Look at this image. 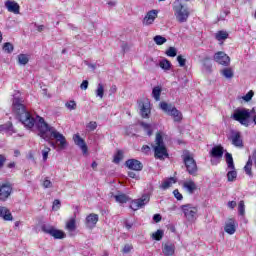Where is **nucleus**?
<instances>
[{
    "instance_id": "nucleus-1",
    "label": "nucleus",
    "mask_w": 256,
    "mask_h": 256,
    "mask_svg": "<svg viewBox=\"0 0 256 256\" xmlns=\"http://www.w3.org/2000/svg\"><path fill=\"white\" fill-rule=\"evenodd\" d=\"M23 103H25V100L16 94L12 102V111L17 115L22 125L27 129H33L36 125L42 139L48 141L53 149L63 151V149L67 147V139L63 134L57 131L54 127L49 126L42 117L36 116V118H34L31 116V113L25 109V104Z\"/></svg>"
},
{
    "instance_id": "nucleus-2",
    "label": "nucleus",
    "mask_w": 256,
    "mask_h": 256,
    "mask_svg": "<svg viewBox=\"0 0 256 256\" xmlns=\"http://www.w3.org/2000/svg\"><path fill=\"white\" fill-rule=\"evenodd\" d=\"M153 149L155 159H160V161H163V159H167V157H169V152H167V146H165V142L163 141V134H161V132L156 134Z\"/></svg>"
},
{
    "instance_id": "nucleus-3",
    "label": "nucleus",
    "mask_w": 256,
    "mask_h": 256,
    "mask_svg": "<svg viewBox=\"0 0 256 256\" xmlns=\"http://www.w3.org/2000/svg\"><path fill=\"white\" fill-rule=\"evenodd\" d=\"M182 159L187 173L192 175V177H197L199 167H197V161H195V158H193V154H191L189 151H184Z\"/></svg>"
},
{
    "instance_id": "nucleus-4",
    "label": "nucleus",
    "mask_w": 256,
    "mask_h": 256,
    "mask_svg": "<svg viewBox=\"0 0 256 256\" xmlns=\"http://www.w3.org/2000/svg\"><path fill=\"white\" fill-rule=\"evenodd\" d=\"M160 108L162 111L173 117L176 123H181V121H183V113H181L175 106L167 104L166 102H161Z\"/></svg>"
},
{
    "instance_id": "nucleus-5",
    "label": "nucleus",
    "mask_w": 256,
    "mask_h": 256,
    "mask_svg": "<svg viewBox=\"0 0 256 256\" xmlns=\"http://www.w3.org/2000/svg\"><path fill=\"white\" fill-rule=\"evenodd\" d=\"M174 17H176V21L178 23H187V19H189V8L185 7L183 4L178 3L173 7Z\"/></svg>"
},
{
    "instance_id": "nucleus-6",
    "label": "nucleus",
    "mask_w": 256,
    "mask_h": 256,
    "mask_svg": "<svg viewBox=\"0 0 256 256\" xmlns=\"http://www.w3.org/2000/svg\"><path fill=\"white\" fill-rule=\"evenodd\" d=\"M234 121H238L241 125L249 127V119L251 118V111L249 109H238L232 115Z\"/></svg>"
},
{
    "instance_id": "nucleus-7",
    "label": "nucleus",
    "mask_w": 256,
    "mask_h": 256,
    "mask_svg": "<svg viewBox=\"0 0 256 256\" xmlns=\"http://www.w3.org/2000/svg\"><path fill=\"white\" fill-rule=\"evenodd\" d=\"M42 231L48 235H51V237H54V239H65L66 237L65 232L58 230L51 225H42Z\"/></svg>"
},
{
    "instance_id": "nucleus-8",
    "label": "nucleus",
    "mask_w": 256,
    "mask_h": 256,
    "mask_svg": "<svg viewBox=\"0 0 256 256\" xmlns=\"http://www.w3.org/2000/svg\"><path fill=\"white\" fill-rule=\"evenodd\" d=\"M181 208H182V211H183L186 219L188 221H194L195 216L197 215V211H198L197 207H194L191 204H186V205H183Z\"/></svg>"
},
{
    "instance_id": "nucleus-9",
    "label": "nucleus",
    "mask_w": 256,
    "mask_h": 256,
    "mask_svg": "<svg viewBox=\"0 0 256 256\" xmlns=\"http://www.w3.org/2000/svg\"><path fill=\"white\" fill-rule=\"evenodd\" d=\"M214 61L219 65H223L224 67H229L231 63V58L225 54L223 51H219L214 55Z\"/></svg>"
},
{
    "instance_id": "nucleus-10",
    "label": "nucleus",
    "mask_w": 256,
    "mask_h": 256,
    "mask_svg": "<svg viewBox=\"0 0 256 256\" xmlns=\"http://www.w3.org/2000/svg\"><path fill=\"white\" fill-rule=\"evenodd\" d=\"M11 193H13V186H11L9 183H3L0 185V200L1 201H7L9 197L11 196Z\"/></svg>"
},
{
    "instance_id": "nucleus-11",
    "label": "nucleus",
    "mask_w": 256,
    "mask_h": 256,
    "mask_svg": "<svg viewBox=\"0 0 256 256\" xmlns=\"http://www.w3.org/2000/svg\"><path fill=\"white\" fill-rule=\"evenodd\" d=\"M149 203V196L148 195H143L141 198L133 200L130 205V209L133 211H137L141 209V207H145Z\"/></svg>"
},
{
    "instance_id": "nucleus-12",
    "label": "nucleus",
    "mask_w": 256,
    "mask_h": 256,
    "mask_svg": "<svg viewBox=\"0 0 256 256\" xmlns=\"http://www.w3.org/2000/svg\"><path fill=\"white\" fill-rule=\"evenodd\" d=\"M125 165L132 171H143V163L137 159H129L125 162Z\"/></svg>"
},
{
    "instance_id": "nucleus-13",
    "label": "nucleus",
    "mask_w": 256,
    "mask_h": 256,
    "mask_svg": "<svg viewBox=\"0 0 256 256\" xmlns=\"http://www.w3.org/2000/svg\"><path fill=\"white\" fill-rule=\"evenodd\" d=\"M5 7L7 11H9V13H14V15H19V11L21 10V6H19V3L13 0H6Z\"/></svg>"
},
{
    "instance_id": "nucleus-14",
    "label": "nucleus",
    "mask_w": 256,
    "mask_h": 256,
    "mask_svg": "<svg viewBox=\"0 0 256 256\" xmlns=\"http://www.w3.org/2000/svg\"><path fill=\"white\" fill-rule=\"evenodd\" d=\"M159 11L157 10H150L146 16L144 17L142 23L143 25H153V23L155 22V18L157 17Z\"/></svg>"
},
{
    "instance_id": "nucleus-15",
    "label": "nucleus",
    "mask_w": 256,
    "mask_h": 256,
    "mask_svg": "<svg viewBox=\"0 0 256 256\" xmlns=\"http://www.w3.org/2000/svg\"><path fill=\"white\" fill-rule=\"evenodd\" d=\"M183 189L187 191L190 195H193L197 191V184L193 180H186L182 184Z\"/></svg>"
},
{
    "instance_id": "nucleus-16",
    "label": "nucleus",
    "mask_w": 256,
    "mask_h": 256,
    "mask_svg": "<svg viewBox=\"0 0 256 256\" xmlns=\"http://www.w3.org/2000/svg\"><path fill=\"white\" fill-rule=\"evenodd\" d=\"M230 139L234 147H243V139L241 138V132L232 131Z\"/></svg>"
},
{
    "instance_id": "nucleus-17",
    "label": "nucleus",
    "mask_w": 256,
    "mask_h": 256,
    "mask_svg": "<svg viewBox=\"0 0 256 256\" xmlns=\"http://www.w3.org/2000/svg\"><path fill=\"white\" fill-rule=\"evenodd\" d=\"M224 231L228 233V235H234L235 231H237V225L234 219H229L226 222Z\"/></svg>"
},
{
    "instance_id": "nucleus-18",
    "label": "nucleus",
    "mask_w": 256,
    "mask_h": 256,
    "mask_svg": "<svg viewBox=\"0 0 256 256\" xmlns=\"http://www.w3.org/2000/svg\"><path fill=\"white\" fill-rule=\"evenodd\" d=\"M98 221H99V215L94 213L89 214L86 217V227H88L89 229H93V227L97 225Z\"/></svg>"
},
{
    "instance_id": "nucleus-19",
    "label": "nucleus",
    "mask_w": 256,
    "mask_h": 256,
    "mask_svg": "<svg viewBox=\"0 0 256 256\" xmlns=\"http://www.w3.org/2000/svg\"><path fill=\"white\" fill-rule=\"evenodd\" d=\"M223 146H214L212 150L210 151V157H213L214 159H222L223 158Z\"/></svg>"
},
{
    "instance_id": "nucleus-20",
    "label": "nucleus",
    "mask_w": 256,
    "mask_h": 256,
    "mask_svg": "<svg viewBox=\"0 0 256 256\" xmlns=\"http://www.w3.org/2000/svg\"><path fill=\"white\" fill-rule=\"evenodd\" d=\"M74 142L76 145H78V147H80V149H82V152L87 153L88 148H87V144L85 143V140H83V138H81V136H79V134H75L74 137Z\"/></svg>"
},
{
    "instance_id": "nucleus-21",
    "label": "nucleus",
    "mask_w": 256,
    "mask_h": 256,
    "mask_svg": "<svg viewBox=\"0 0 256 256\" xmlns=\"http://www.w3.org/2000/svg\"><path fill=\"white\" fill-rule=\"evenodd\" d=\"M140 107L141 117H143V119H149V115H151V107L149 105V102L140 104Z\"/></svg>"
},
{
    "instance_id": "nucleus-22",
    "label": "nucleus",
    "mask_w": 256,
    "mask_h": 256,
    "mask_svg": "<svg viewBox=\"0 0 256 256\" xmlns=\"http://www.w3.org/2000/svg\"><path fill=\"white\" fill-rule=\"evenodd\" d=\"M162 251L165 256H173L175 255V245L171 242H167L164 244Z\"/></svg>"
},
{
    "instance_id": "nucleus-23",
    "label": "nucleus",
    "mask_w": 256,
    "mask_h": 256,
    "mask_svg": "<svg viewBox=\"0 0 256 256\" xmlns=\"http://www.w3.org/2000/svg\"><path fill=\"white\" fill-rule=\"evenodd\" d=\"M0 217L4 219V221H13V215L7 207L0 206Z\"/></svg>"
},
{
    "instance_id": "nucleus-24",
    "label": "nucleus",
    "mask_w": 256,
    "mask_h": 256,
    "mask_svg": "<svg viewBox=\"0 0 256 256\" xmlns=\"http://www.w3.org/2000/svg\"><path fill=\"white\" fill-rule=\"evenodd\" d=\"M66 229L70 233H73V231H76L77 229V221L75 218H71L67 223H66Z\"/></svg>"
},
{
    "instance_id": "nucleus-25",
    "label": "nucleus",
    "mask_w": 256,
    "mask_h": 256,
    "mask_svg": "<svg viewBox=\"0 0 256 256\" xmlns=\"http://www.w3.org/2000/svg\"><path fill=\"white\" fill-rule=\"evenodd\" d=\"M229 38V33H227V31H218L216 34H215V39L217 41H225V39H228Z\"/></svg>"
},
{
    "instance_id": "nucleus-26",
    "label": "nucleus",
    "mask_w": 256,
    "mask_h": 256,
    "mask_svg": "<svg viewBox=\"0 0 256 256\" xmlns=\"http://www.w3.org/2000/svg\"><path fill=\"white\" fill-rule=\"evenodd\" d=\"M221 74L226 79H233V77L235 75L233 72V68H224L223 70H221Z\"/></svg>"
},
{
    "instance_id": "nucleus-27",
    "label": "nucleus",
    "mask_w": 256,
    "mask_h": 256,
    "mask_svg": "<svg viewBox=\"0 0 256 256\" xmlns=\"http://www.w3.org/2000/svg\"><path fill=\"white\" fill-rule=\"evenodd\" d=\"M140 125L144 131H146L147 135L151 137L153 135V126L151 124L145 123V122H140Z\"/></svg>"
},
{
    "instance_id": "nucleus-28",
    "label": "nucleus",
    "mask_w": 256,
    "mask_h": 256,
    "mask_svg": "<svg viewBox=\"0 0 256 256\" xmlns=\"http://www.w3.org/2000/svg\"><path fill=\"white\" fill-rule=\"evenodd\" d=\"M225 157H226V163L228 165V169H230V170L235 169V164L233 163V155H231V153L227 152Z\"/></svg>"
},
{
    "instance_id": "nucleus-29",
    "label": "nucleus",
    "mask_w": 256,
    "mask_h": 256,
    "mask_svg": "<svg viewBox=\"0 0 256 256\" xmlns=\"http://www.w3.org/2000/svg\"><path fill=\"white\" fill-rule=\"evenodd\" d=\"M161 87L160 86H156L153 88L152 90V96L154 97L155 101H160L161 99Z\"/></svg>"
},
{
    "instance_id": "nucleus-30",
    "label": "nucleus",
    "mask_w": 256,
    "mask_h": 256,
    "mask_svg": "<svg viewBox=\"0 0 256 256\" xmlns=\"http://www.w3.org/2000/svg\"><path fill=\"white\" fill-rule=\"evenodd\" d=\"M159 67L164 71H169L171 69V62L167 59H163L159 62Z\"/></svg>"
},
{
    "instance_id": "nucleus-31",
    "label": "nucleus",
    "mask_w": 256,
    "mask_h": 256,
    "mask_svg": "<svg viewBox=\"0 0 256 256\" xmlns=\"http://www.w3.org/2000/svg\"><path fill=\"white\" fill-rule=\"evenodd\" d=\"M11 129H13V124H11V122L0 125V133H9Z\"/></svg>"
},
{
    "instance_id": "nucleus-32",
    "label": "nucleus",
    "mask_w": 256,
    "mask_h": 256,
    "mask_svg": "<svg viewBox=\"0 0 256 256\" xmlns=\"http://www.w3.org/2000/svg\"><path fill=\"white\" fill-rule=\"evenodd\" d=\"M173 183H176L175 181V178L171 177V178H168L167 180H165L162 184H161V188L162 189H169V187H171V185Z\"/></svg>"
},
{
    "instance_id": "nucleus-33",
    "label": "nucleus",
    "mask_w": 256,
    "mask_h": 256,
    "mask_svg": "<svg viewBox=\"0 0 256 256\" xmlns=\"http://www.w3.org/2000/svg\"><path fill=\"white\" fill-rule=\"evenodd\" d=\"M103 95H105V87L103 84L99 83L96 89V97H100V99H103Z\"/></svg>"
},
{
    "instance_id": "nucleus-34",
    "label": "nucleus",
    "mask_w": 256,
    "mask_h": 256,
    "mask_svg": "<svg viewBox=\"0 0 256 256\" xmlns=\"http://www.w3.org/2000/svg\"><path fill=\"white\" fill-rule=\"evenodd\" d=\"M18 63H20V65H27L29 63V57L27 54H19Z\"/></svg>"
},
{
    "instance_id": "nucleus-35",
    "label": "nucleus",
    "mask_w": 256,
    "mask_h": 256,
    "mask_svg": "<svg viewBox=\"0 0 256 256\" xmlns=\"http://www.w3.org/2000/svg\"><path fill=\"white\" fill-rule=\"evenodd\" d=\"M114 197H115L117 203H127V201H129V196H127L125 194L116 195Z\"/></svg>"
},
{
    "instance_id": "nucleus-36",
    "label": "nucleus",
    "mask_w": 256,
    "mask_h": 256,
    "mask_svg": "<svg viewBox=\"0 0 256 256\" xmlns=\"http://www.w3.org/2000/svg\"><path fill=\"white\" fill-rule=\"evenodd\" d=\"M154 43H156V45H163L164 43H167V38L157 35L154 37Z\"/></svg>"
},
{
    "instance_id": "nucleus-37",
    "label": "nucleus",
    "mask_w": 256,
    "mask_h": 256,
    "mask_svg": "<svg viewBox=\"0 0 256 256\" xmlns=\"http://www.w3.org/2000/svg\"><path fill=\"white\" fill-rule=\"evenodd\" d=\"M65 107H67L69 111H75V109H77V103L75 100H70L65 103Z\"/></svg>"
},
{
    "instance_id": "nucleus-38",
    "label": "nucleus",
    "mask_w": 256,
    "mask_h": 256,
    "mask_svg": "<svg viewBox=\"0 0 256 256\" xmlns=\"http://www.w3.org/2000/svg\"><path fill=\"white\" fill-rule=\"evenodd\" d=\"M238 213L241 217H245V201L241 200L238 204Z\"/></svg>"
},
{
    "instance_id": "nucleus-39",
    "label": "nucleus",
    "mask_w": 256,
    "mask_h": 256,
    "mask_svg": "<svg viewBox=\"0 0 256 256\" xmlns=\"http://www.w3.org/2000/svg\"><path fill=\"white\" fill-rule=\"evenodd\" d=\"M227 179L228 181H235V179H237V171H235V169L230 170L227 173Z\"/></svg>"
},
{
    "instance_id": "nucleus-40",
    "label": "nucleus",
    "mask_w": 256,
    "mask_h": 256,
    "mask_svg": "<svg viewBox=\"0 0 256 256\" xmlns=\"http://www.w3.org/2000/svg\"><path fill=\"white\" fill-rule=\"evenodd\" d=\"M166 55L168 57H177V48L175 47H169L166 51Z\"/></svg>"
},
{
    "instance_id": "nucleus-41",
    "label": "nucleus",
    "mask_w": 256,
    "mask_h": 256,
    "mask_svg": "<svg viewBox=\"0 0 256 256\" xmlns=\"http://www.w3.org/2000/svg\"><path fill=\"white\" fill-rule=\"evenodd\" d=\"M152 237L155 241H161V239H163V230H157L152 234Z\"/></svg>"
},
{
    "instance_id": "nucleus-42",
    "label": "nucleus",
    "mask_w": 256,
    "mask_h": 256,
    "mask_svg": "<svg viewBox=\"0 0 256 256\" xmlns=\"http://www.w3.org/2000/svg\"><path fill=\"white\" fill-rule=\"evenodd\" d=\"M3 51H5V53H13V44L6 42L3 45Z\"/></svg>"
},
{
    "instance_id": "nucleus-43",
    "label": "nucleus",
    "mask_w": 256,
    "mask_h": 256,
    "mask_svg": "<svg viewBox=\"0 0 256 256\" xmlns=\"http://www.w3.org/2000/svg\"><path fill=\"white\" fill-rule=\"evenodd\" d=\"M122 160H123V151L119 150L114 157V163H121Z\"/></svg>"
},
{
    "instance_id": "nucleus-44",
    "label": "nucleus",
    "mask_w": 256,
    "mask_h": 256,
    "mask_svg": "<svg viewBox=\"0 0 256 256\" xmlns=\"http://www.w3.org/2000/svg\"><path fill=\"white\" fill-rule=\"evenodd\" d=\"M86 128L88 129V131H95V129H97V122L95 121H91L86 125Z\"/></svg>"
},
{
    "instance_id": "nucleus-45",
    "label": "nucleus",
    "mask_w": 256,
    "mask_h": 256,
    "mask_svg": "<svg viewBox=\"0 0 256 256\" xmlns=\"http://www.w3.org/2000/svg\"><path fill=\"white\" fill-rule=\"evenodd\" d=\"M50 151H51V148H49V147H45L42 150L43 161H47V158L49 157Z\"/></svg>"
},
{
    "instance_id": "nucleus-46",
    "label": "nucleus",
    "mask_w": 256,
    "mask_h": 256,
    "mask_svg": "<svg viewBox=\"0 0 256 256\" xmlns=\"http://www.w3.org/2000/svg\"><path fill=\"white\" fill-rule=\"evenodd\" d=\"M203 67L206 69V71H211V62H209V58H204L203 60Z\"/></svg>"
},
{
    "instance_id": "nucleus-47",
    "label": "nucleus",
    "mask_w": 256,
    "mask_h": 256,
    "mask_svg": "<svg viewBox=\"0 0 256 256\" xmlns=\"http://www.w3.org/2000/svg\"><path fill=\"white\" fill-rule=\"evenodd\" d=\"M177 61H178L180 67H185V64L187 63V60L185 58H183L182 55L177 56Z\"/></svg>"
},
{
    "instance_id": "nucleus-48",
    "label": "nucleus",
    "mask_w": 256,
    "mask_h": 256,
    "mask_svg": "<svg viewBox=\"0 0 256 256\" xmlns=\"http://www.w3.org/2000/svg\"><path fill=\"white\" fill-rule=\"evenodd\" d=\"M253 95H255V92L253 90H250L244 97V101H251L253 99Z\"/></svg>"
},
{
    "instance_id": "nucleus-49",
    "label": "nucleus",
    "mask_w": 256,
    "mask_h": 256,
    "mask_svg": "<svg viewBox=\"0 0 256 256\" xmlns=\"http://www.w3.org/2000/svg\"><path fill=\"white\" fill-rule=\"evenodd\" d=\"M88 87H89V81L87 80H84L80 85V89H82V91H87Z\"/></svg>"
},
{
    "instance_id": "nucleus-50",
    "label": "nucleus",
    "mask_w": 256,
    "mask_h": 256,
    "mask_svg": "<svg viewBox=\"0 0 256 256\" xmlns=\"http://www.w3.org/2000/svg\"><path fill=\"white\" fill-rule=\"evenodd\" d=\"M133 249V245L126 244L122 250L123 253H131V250Z\"/></svg>"
},
{
    "instance_id": "nucleus-51",
    "label": "nucleus",
    "mask_w": 256,
    "mask_h": 256,
    "mask_svg": "<svg viewBox=\"0 0 256 256\" xmlns=\"http://www.w3.org/2000/svg\"><path fill=\"white\" fill-rule=\"evenodd\" d=\"M173 193L178 201H181V199H183V195L181 193H179L178 189L174 190Z\"/></svg>"
},
{
    "instance_id": "nucleus-52",
    "label": "nucleus",
    "mask_w": 256,
    "mask_h": 256,
    "mask_svg": "<svg viewBox=\"0 0 256 256\" xmlns=\"http://www.w3.org/2000/svg\"><path fill=\"white\" fill-rule=\"evenodd\" d=\"M244 170H245L246 175L253 177V172L251 171V166L245 165Z\"/></svg>"
},
{
    "instance_id": "nucleus-53",
    "label": "nucleus",
    "mask_w": 256,
    "mask_h": 256,
    "mask_svg": "<svg viewBox=\"0 0 256 256\" xmlns=\"http://www.w3.org/2000/svg\"><path fill=\"white\" fill-rule=\"evenodd\" d=\"M128 177H130L131 179H136L137 181L139 179V175H137V173L133 171L128 172Z\"/></svg>"
},
{
    "instance_id": "nucleus-54",
    "label": "nucleus",
    "mask_w": 256,
    "mask_h": 256,
    "mask_svg": "<svg viewBox=\"0 0 256 256\" xmlns=\"http://www.w3.org/2000/svg\"><path fill=\"white\" fill-rule=\"evenodd\" d=\"M5 161H7L5 155L0 154V169H2L3 165H5Z\"/></svg>"
},
{
    "instance_id": "nucleus-55",
    "label": "nucleus",
    "mask_w": 256,
    "mask_h": 256,
    "mask_svg": "<svg viewBox=\"0 0 256 256\" xmlns=\"http://www.w3.org/2000/svg\"><path fill=\"white\" fill-rule=\"evenodd\" d=\"M229 209H235L237 207V202L235 201H229L228 202Z\"/></svg>"
},
{
    "instance_id": "nucleus-56",
    "label": "nucleus",
    "mask_w": 256,
    "mask_h": 256,
    "mask_svg": "<svg viewBox=\"0 0 256 256\" xmlns=\"http://www.w3.org/2000/svg\"><path fill=\"white\" fill-rule=\"evenodd\" d=\"M161 214H155L153 216V221H155V223H159L161 221Z\"/></svg>"
},
{
    "instance_id": "nucleus-57",
    "label": "nucleus",
    "mask_w": 256,
    "mask_h": 256,
    "mask_svg": "<svg viewBox=\"0 0 256 256\" xmlns=\"http://www.w3.org/2000/svg\"><path fill=\"white\" fill-rule=\"evenodd\" d=\"M55 207H56V209H59V207H61V201H59V200H54V202H53V209H55Z\"/></svg>"
},
{
    "instance_id": "nucleus-58",
    "label": "nucleus",
    "mask_w": 256,
    "mask_h": 256,
    "mask_svg": "<svg viewBox=\"0 0 256 256\" xmlns=\"http://www.w3.org/2000/svg\"><path fill=\"white\" fill-rule=\"evenodd\" d=\"M43 186L45 187V189H49V187L52 186V183L50 182V180H44Z\"/></svg>"
},
{
    "instance_id": "nucleus-59",
    "label": "nucleus",
    "mask_w": 256,
    "mask_h": 256,
    "mask_svg": "<svg viewBox=\"0 0 256 256\" xmlns=\"http://www.w3.org/2000/svg\"><path fill=\"white\" fill-rule=\"evenodd\" d=\"M149 151H151V147H149L148 145H144L142 147V153H149Z\"/></svg>"
},
{
    "instance_id": "nucleus-60",
    "label": "nucleus",
    "mask_w": 256,
    "mask_h": 256,
    "mask_svg": "<svg viewBox=\"0 0 256 256\" xmlns=\"http://www.w3.org/2000/svg\"><path fill=\"white\" fill-rule=\"evenodd\" d=\"M124 225H125L126 229H128V230L131 229V227H133V224L129 223V221H125Z\"/></svg>"
},
{
    "instance_id": "nucleus-61",
    "label": "nucleus",
    "mask_w": 256,
    "mask_h": 256,
    "mask_svg": "<svg viewBox=\"0 0 256 256\" xmlns=\"http://www.w3.org/2000/svg\"><path fill=\"white\" fill-rule=\"evenodd\" d=\"M44 29H45L44 25L37 26V31H39V33H41V31H43Z\"/></svg>"
},
{
    "instance_id": "nucleus-62",
    "label": "nucleus",
    "mask_w": 256,
    "mask_h": 256,
    "mask_svg": "<svg viewBox=\"0 0 256 256\" xmlns=\"http://www.w3.org/2000/svg\"><path fill=\"white\" fill-rule=\"evenodd\" d=\"M8 169H13L15 168V162H11L7 165Z\"/></svg>"
},
{
    "instance_id": "nucleus-63",
    "label": "nucleus",
    "mask_w": 256,
    "mask_h": 256,
    "mask_svg": "<svg viewBox=\"0 0 256 256\" xmlns=\"http://www.w3.org/2000/svg\"><path fill=\"white\" fill-rule=\"evenodd\" d=\"M246 165L253 167V160H251V157L248 159Z\"/></svg>"
},
{
    "instance_id": "nucleus-64",
    "label": "nucleus",
    "mask_w": 256,
    "mask_h": 256,
    "mask_svg": "<svg viewBox=\"0 0 256 256\" xmlns=\"http://www.w3.org/2000/svg\"><path fill=\"white\" fill-rule=\"evenodd\" d=\"M92 169H97V162L92 163Z\"/></svg>"
}]
</instances>
